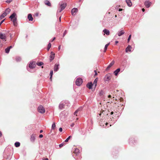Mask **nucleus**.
Wrapping results in <instances>:
<instances>
[{"instance_id": "f257e3e1", "label": "nucleus", "mask_w": 160, "mask_h": 160, "mask_svg": "<svg viewBox=\"0 0 160 160\" xmlns=\"http://www.w3.org/2000/svg\"><path fill=\"white\" fill-rule=\"evenodd\" d=\"M16 14L15 13H13L9 17V18H11L12 21L13 25L15 26H17L18 25L17 18L16 17Z\"/></svg>"}, {"instance_id": "f03ea898", "label": "nucleus", "mask_w": 160, "mask_h": 160, "mask_svg": "<svg viewBox=\"0 0 160 160\" xmlns=\"http://www.w3.org/2000/svg\"><path fill=\"white\" fill-rule=\"evenodd\" d=\"M10 9L9 8H7L4 12L0 16V18L2 19L6 16L10 12Z\"/></svg>"}, {"instance_id": "7ed1b4c3", "label": "nucleus", "mask_w": 160, "mask_h": 160, "mask_svg": "<svg viewBox=\"0 0 160 160\" xmlns=\"http://www.w3.org/2000/svg\"><path fill=\"white\" fill-rule=\"evenodd\" d=\"M82 80L81 78H77L76 81V84L78 86H80L82 83Z\"/></svg>"}, {"instance_id": "20e7f679", "label": "nucleus", "mask_w": 160, "mask_h": 160, "mask_svg": "<svg viewBox=\"0 0 160 160\" xmlns=\"http://www.w3.org/2000/svg\"><path fill=\"white\" fill-rule=\"evenodd\" d=\"M29 67L30 68H34L36 66L35 62L31 61L28 65Z\"/></svg>"}, {"instance_id": "39448f33", "label": "nucleus", "mask_w": 160, "mask_h": 160, "mask_svg": "<svg viewBox=\"0 0 160 160\" xmlns=\"http://www.w3.org/2000/svg\"><path fill=\"white\" fill-rule=\"evenodd\" d=\"M67 6L66 3H63L61 4L60 6V8L61 9L59 11V12H61L62 10H63Z\"/></svg>"}, {"instance_id": "423d86ee", "label": "nucleus", "mask_w": 160, "mask_h": 160, "mask_svg": "<svg viewBox=\"0 0 160 160\" xmlns=\"http://www.w3.org/2000/svg\"><path fill=\"white\" fill-rule=\"evenodd\" d=\"M0 38L4 41H6V36L5 34H2L0 32Z\"/></svg>"}, {"instance_id": "0eeeda50", "label": "nucleus", "mask_w": 160, "mask_h": 160, "mask_svg": "<svg viewBox=\"0 0 160 160\" xmlns=\"http://www.w3.org/2000/svg\"><path fill=\"white\" fill-rule=\"evenodd\" d=\"M78 11V9L77 8H74L71 10L72 14L73 15H75Z\"/></svg>"}, {"instance_id": "6e6552de", "label": "nucleus", "mask_w": 160, "mask_h": 160, "mask_svg": "<svg viewBox=\"0 0 160 160\" xmlns=\"http://www.w3.org/2000/svg\"><path fill=\"white\" fill-rule=\"evenodd\" d=\"M151 3H152L151 2L148 1L145 2L144 3V4L145 5V6L146 7V8H148L150 7Z\"/></svg>"}, {"instance_id": "1a4fd4ad", "label": "nucleus", "mask_w": 160, "mask_h": 160, "mask_svg": "<svg viewBox=\"0 0 160 160\" xmlns=\"http://www.w3.org/2000/svg\"><path fill=\"white\" fill-rule=\"evenodd\" d=\"M111 78V76L110 74H107L105 77V79L106 81H108L110 80Z\"/></svg>"}, {"instance_id": "9d476101", "label": "nucleus", "mask_w": 160, "mask_h": 160, "mask_svg": "<svg viewBox=\"0 0 160 160\" xmlns=\"http://www.w3.org/2000/svg\"><path fill=\"white\" fill-rule=\"evenodd\" d=\"M55 54L52 52H51V55H50V61H52L54 58Z\"/></svg>"}, {"instance_id": "9b49d317", "label": "nucleus", "mask_w": 160, "mask_h": 160, "mask_svg": "<svg viewBox=\"0 0 160 160\" xmlns=\"http://www.w3.org/2000/svg\"><path fill=\"white\" fill-rule=\"evenodd\" d=\"M59 64L58 63H56L55 64L54 68V71L55 72H56L58 71L59 69Z\"/></svg>"}, {"instance_id": "f8f14e48", "label": "nucleus", "mask_w": 160, "mask_h": 160, "mask_svg": "<svg viewBox=\"0 0 160 160\" xmlns=\"http://www.w3.org/2000/svg\"><path fill=\"white\" fill-rule=\"evenodd\" d=\"M126 2L128 6L129 7H130L132 6V4L131 0H126Z\"/></svg>"}, {"instance_id": "ddd939ff", "label": "nucleus", "mask_w": 160, "mask_h": 160, "mask_svg": "<svg viewBox=\"0 0 160 160\" xmlns=\"http://www.w3.org/2000/svg\"><path fill=\"white\" fill-rule=\"evenodd\" d=\"M92 86H93L92 83V82L88 83L87 85V87L89 89H91Z\"/></svg>"}, {"instance_id": "4468645a", "label": "nucleus", "mask_w": 160, "mask_h": 160, "mask_svg": "<svg viewBox=\"0 0 160 160\" xmlns=\"http://www.w3.org/2000/svg\"><path fill=\"white\" fill-rule=\"evenodd\" d=\"M28 18L29 21H32L33 19L31 14H28Z\"/></svg>"}, {"instance_id": "2eb2a0df", "label": "nucleus", "mask_w": 160, "mask_h": 160, "mask_svg": "<svg viewBox=\"0 0 160 160\" xmlns=\"http://www.w3.org/2000/svg\"><path fill=\"white\" fill-rule=\"evenodd\" d=\"M131 48H131V46L130 45H128V47H127V48H126V49H125L126 52H131Z\"/></svg>"}, {"instance_id": "dca6fc26", "label": "nucleus", "mask_w": 160, "mask_h": 160, "mask_svg": "<svg viewBox=\"0 0 160 160\" xmlns=\"http://www.w3.org/2000/svg\"><path fill=\"white\" fill-rule=\"evenodd\" d=\"M12 48V46L8 47L5 49V52L6 53H8L9 52L10 49Z\"/></svg>"}, {"instance_id": "f3484780", "label": "nucleus", "mask_w": 160, "mask_h": 160, "mask_svg": "<svg viewBox=\"0 0 160 160\" xmlns=\"http://www.w3.org/2000/svg\"><path fill=\"white\" fill-rule=\"evenodd\" d=\"M98 78H96L94 80L93 84H92L93 86H94L95 88L96 87L97 83Z\"/></svg>"}, {"instance_id": "a211bd4d", "label": "nucleus", "mask_w": 160, "mask_h": 160, "mask_svg": "<svg viewBox=\"0 0 160 160\" xmlns=\"http://www.w3.org/2000/svg\"><path fill=\"white\" fill-rule=\"evenodd\" d=\"M44 3L45 5L48 6H51V4L50 2L48 0H46L44 1Z\"/></svg>"}, {"instance_id": "6ab92c4d", "label": "nucleus", "mask_w": 160, "mask_h": 160, "mask_svg": "<svg viewBox=\"0 0 160 160\" xmlns=\"http://www.w3.org/2000/svg\"><path fill=\"white\" fill-rule=\"evenodd\" d=\"M103 32L105 33L107 35H108L110 34L109 31L106 29H104L103 30Z\"/></svg>"}, {"instance_id": "aec40b11", "label": "nucleus", "mask_w": 160, "mask_h": 160, "mask_svg": "<svg viewBox=\"0 0 160 160\" xmlns=\"http://www.w3.org/2000/svg\"><path fill=\"white\" fill-rule=\"evenodd\" d=\"M45 112V108L42 106H41V113H43Z\"/></svg>"}, {"instance_id": "412c9836", "label": "nucleus", "mask_w": 160, "mask_h": 160, "mask_svg": "<svg viewBox=\"0 0 160 160\" xmlns=\"http://www.w3.org/2000/svg\"><path fill=\"white\" fill-rule=\"evenodd\" d=\"M124 33V32L123 30H122L119 32L118 33V35L120 36Z\"/></svg>"}, {"instance_id": "4be33fe9", "label": "nucleus", "mask_w": 160, "mask_h": 160, "mask_svg": "<svg viewBox=\"0 0 160 160\" xmlns=\"http://www.w3.org/2000/svg\"><path fill=\"white\" fill-rule=\"evenodd\" d=\"M114 62L113 61H112L111 63L109 64V65L108 66L107 68V69L111 67L114 64Z\"/></svg>"}, {"instance_id": "5701e85b", "label": "nucleus", "mask_w": 160, "mask_h": 160, "mask_svg": "<svg viewBox=\"0 0 160 160\" xmlns=\"http://www.w3.org/2000/svg\"><path fill=\"white\" fill-rule=\"evenodd\" d=\"M120 68H118L114 72V74L116 76H117L118 75V73L120 72Z\"/></svg>"}, {"instance_id": "b1692460", "label": "nucleus", "mask_w": 160, "mask_h": 160, "mask_svg": "<svg viewBox=\"0 0 160 160\" xmlns=\"http://www.w3.org/2000/svg\"><path fill=\"white\" fill-rule=\"evenodd\" d=\"M109 44H110V43H109L105 45V48H104V52H106L107 49V48H108V46L109 45Z\"/></svg>"}, {"instance_id": "393cba45", "label": "nucleus", "mask_w": 160, "mask_h": 160, "mask_svg": "<svg viewBox=\"0 0 160 160\" xmlns=\"http://www.w3.org/2000/svg\"><path fill=\"white\" fill-rule=\"evenodd\" d=\"M15 145L16 147H18L20 145V143L19 142H17L15 143Z\"/></svg>"}, {"instance_id": "a878e982", "label": "nucleus", "mask_w": 160, "mask_h": 160, "mask_svg": "<svg viewBox=\"0 0 160 160\" xmlns=\"http://www.w3.org/2000/svg\"><path fill=\"white\" fill-rule=\"evenodd\" d=\"M73 152L77 155L79 153V150L78 149H75Z\"/></svg>"}, {"instance_id": "bb28decb", "label": "nucleus", "mask_w": 160, "mask_h": 160, "mask_svg": "<svg viewBox=\"0 0 160 160\" xmlns=\"http://www.w3.org/2000/svg\"><path fill=\"white\" fill-rule=\"evenodd\" d=\"M53 71L52 70H51L50 71V79H51V81L52 80V75H53Z\"/></svg>"}, {"instance_id": "cd10ccee", "label": "nucleus", "mask_w": 160, "mask_h": 160, "mask_svg": "<svg viewBox=\"0 0 160 160\" xmlns=\"http://www.w3.org/2000/svg\"><path fill=\"white\" fill-rule=\"evenodd\" d=\"M56 128V125L55 122H53L52 125V129H54Z\"/></svg>"}, {"instance_id": "c85d7f7f", "label": "nucleus", "mask_w": 160, "mask_h": 160, "mask_svg": "<svg viewBox=\"0 0 160 160\" xmlns=\"http://www.w3.org/2000/svg\"><path fill=\"white\" fill-rule=\"evenodd\" d=\"M51 43H49L48 44V47L47 48V50L48 51L49 50L50 48L51 47Z\"/></svg>"}, {"instance_id": "c756f323", "label": "nucleus", "mask_w": 160, "mask_h": 160, "mask_svg": "<svg viewBox=\"0 0 160 160\" xmlns=\"http://www.w3.org/2000/svg\"><path fill=\"white\" fill-rule=\"evenodd\" d=\"M106 111H104V110H102L101 111V112L99 114V115L100 116H101V115L102 114H104V112H105Z\"/></svg>"}, {"instance_id": "7c9ffc66", "label": "nucleus", "mask_w": 160, "mask_h": 160, "mask_svg": "<svg viewBox=\"0 0 160 160\" xmlns=\"http://www.w3.org/2000/svg\"><path fill=\"white\" fill-rule=\"evenodd\" d=\"M16 59L17 61H21V58L20 57H18L16 58Z\"/></svg>"}, {"instance_id": "2f4dec72", "label": "nucleus", "mask_w": 160, "mask_h": 160, "mask_svg": "<svg viewBox=\"0 0 160 160\" xmlns=\"http://www.w3.org/2000/svg\"><path fill=\"white\" fill-rule=\"evenodd\" d=\"M64 105L63 104H60L59 105V107L60 109H62L64 108Z\"/></svg>"}, {"instance_id": "473e14b6", "label": "nucleus", "mask_w": 160, "mask_h": 160, "mask_svg": "<svg viewBox=\"0 0 160 160\" xmlns=\"http://www.w3.org/2000/svg\"><path fill=\"white\" fill-rule=\"evenodd\" d=\"M80 111V109L79 108L77 110L75 111V112H74V115H76V116H77V115L76 114L77 113H78V112L79 111Z\"/></svg>"}, {"instance_id": "72a5a7b5", "label": "nucleus", "mask_w": 160, "mask_h": 160, "mask_svg": "<svg viewBox=\"0 0 160 160\" xmlns=\"http://www.w3.org/2000/svg\"><path fill=\"white\" fill-rule=\"evenodd\" d=\"M71 137V136H69L65 141V142H68V140Z\"/></svg>"}, {"instance_id": "f704fd0d", "label": "nucleus", "mask_w": 160, "mask_h": 160, "mask_svg": "<svg viewBox=\"0 0 160 160\" xmlns=\"http://www.w3.org/2000/svg\"><path fill=\"white\" fill-rule=\"evenodd\" d=\"M34 136L33 135H32L31 136V140H32V141L34 140Z\"/></svg>"}, {"instance_id": "c9c22d12", "label": "nucleus", "mask_w": 160, "mask_h": 160, "mask_svg": "<svg viewBox=\"0 0 160 160\" xmlns=\"http://www.w3.org/2000/svg\"><path fill=\"white\" fill-rule=\"evenodd\" d=\"M131 35H130L129 36V37L128 38V42H129V41L131 39Z\"/></svg>"}, {"instance_id": "e433bc0d", "label": "nucleus", "mask_w": 160, "mask_h": 160, "mask_svg": "<svg viewBox=\"0 0 160 160\" xmlns=\"http://www.w3.org/2000/svg\"><path fill=\"white\" fill-rule=\"evenodd\" d=\"M67 33V30H65L63 33V37H64L65 35Z\"/></svg>"}, {"instance_id": "4c0bfd02", "label": "nucleus", "mask_w": 160, "mask_h": 160, "mask_svg": "<svg viewBox=\"0 0 160 160\" xmlns=\"http://www.w3.org/2000/svg\"><path fill=\"white\" fill-rule=\"evenodd\" d=\"M64 144L63 143H62L61 144H60L59 145V147L60 148L62 147L63 145H64Z\"/></svg>"}, {"instance_id": "58836bf2", "label": "nucleus", "mask_w": 160, "mask_h": 160, "mask_svg": "<svg viewBox=\"0 0 160 160\" xmlns=\"http://www.w3.org/2000/svg\"><path fill=\"white\" fill-rule=\"evenodd\" d=\"M12 1V0H7L6 1V2L7 3H10Z\"/></svg>"}, {"instance_id": "ea45409f", "label": "nucleus", "mask_w": 160, "mask_h": 160, "mask_svg": "<svg viewBox=\"0 0 160 160\" xmlns=\"http://www.w3.org/2000/svg\"><path fill=\"white\" fill-rule=\"evenodd\" d=\"M34 15H35V16L36 17L38 16V15H39V13L36 12V13H35V14H34Z\"/></svg>"}, {"instance_id": "a19ab883", "label": "nucleus", "mask_w": 160, "mask_h": 160, "mask_svg": "<svg viewBox=\"0 0 160 160\" xmlns=\"http://www.w3.org/2000/svg\"><path fill=\"white\" fill-rule=\"evenodd\" d=\"M94 72H95V74L94 75V76H97L98 75V73H97L96 70H94Z\"/></svg>"}, {"instance_id": "79ce46f5", "label": "nucleus", "mask_w": 160, "mask_h": 160, "mask_svg": "<svg viewBox=\"0 0 160 160\" xmlns=\"http://www.w3.org/2000/svg\"><path fill=\"white\" fill-rule=\"evenodd\" d=\"M119 100L120 101V102H122L123 100V99L121 97L119 98Z\"/></svg>"}, {"instance_id": "37998d69", "label": "nucleus", "mask_w": 160, "mask_h": 160, "mask_svg": "<svg viewBox=\"0 0 160 160\" xmlns=\"http://www.w3.org/2000/svg\"><path fill=\"white\" fill-rule=\"evenodd\" d=\"M62 128H59V131L60 132H62Z\"/></svg>"}, {"instance_id": "c03bdc74", "label": "nucleus", "mask_w": 160, "mask_h": 160, "mask_svg": "<svg viewBox=\"0 0 160 160\" xmlns=\"http://www.w3.org/2000/svg\"><path fill=\"white\" fill-rule=\"evenodd\" d=\"M42 160H48V158H42Z\"/></svg>"}, {"instance_id": "a18cd8bd", "label": "nucleus", "mask_w": 160, "mask_h": 160, "mask_svg": "<svg viewBox=\"0 0 160 160\" xmlns=\"http://www.w3.org/2000/svg\"><path fill=\"white\" fill-rule=\"evenodd\" d=\"M4 20H2L0 22V24H1L3 22H4Z\"/></svg>"}, {"instance_id": "49530a36", "label": "nucleus", "mask_w": 160, "mask_h": 160, "mask_svg": "<svg viewBox=\"0 0 160 160\" xmlns=\"http://www.w3.org/2000/svg\"><path fill=\"white\" fill-rule=\"evenodd\" d=\"M55 38L54 37L53 38V39H52V41H51L52 42L55 39Z\"/></svg>"}, {"instance_id": "de8ad7c7", "label": "nucleus", "mask_w": 160, "mask_h": 160, "mask_svg": "<svg viewBox=\"0 0 160 160\" xmlns=\"http://www.w3.org/2000/svg\"><path fill=\"white\" fill-rule=\"evenodd\" d=\"M38 112H40V109H39V107H38Z\"/></svg>"}, {"instance_id": "09e8293b", "label": "nucleus", "mask_w": 160, "mask_h": 160, "mask_svg": "<svg viewBox=\"0 0 160 160\" xmlns=\"http://www.w3.org/2000/svg\"><path fill=\"white\" fill-rule=\"evenodd\" d=\"M37 65H38V66H40V62H38L37 63Z\"/></svg>"}, {"instance_id": "8fccbe9b", "label": "nucleus", "mask_w": 160, "mask_h": 160, "mask_svg": "<svg viewBox=\"0 0 160 160\" xmlns=\"http://www.w3.org/2000/svg\"><path fill=\"white\" fill-rule=\"evenodd\" d=\"M111 97H112V96H111L110 95H109L108 96V98H111Z\"/></svg>"}, {"instance_id": "3c124183", "label": "nucleus", "mask_w": 160, "mask_h": 160, "mask_svg": "<svg viewBox=\"0 0 160 160\" xmlns=\"http://www.w3.org/2000/svg\"><path fill=\"white\" fill-rule=\"evenodd\" d=\"M3 45L2 44H0V48H2V46Z\"/></svg>"}, {"instance_id": "603ef678", "label": "nucleus", "mask_w": 160, "mask_h": 160, "mask_svg": "<svg viewBox=\"0 0 160 160\" xmlns=\"http://www.w3.org/2000/svg\"><path fill=\"white\" fill-rule=\"evenodd\" d=\"M43 63L42 62H41V66L43 65Z\"/></svg>"}, {"instance_id": "864d4df0", "label": "nucleus", "mask_w": 160, "mask_h": 160, "mask_svg": "<svg viewBox=\"0 0 160 160\" xmlns=\"http://www.w3.org/2000/svg\"><path fill=\"white\" fill-rule=\"evenodd\" d=\"M2 135V133L0 131V137H1Z\"/></svg>"}, {"instance_id": "5fc2aeb1", "label": "nucleus", "mask_w": 160, "mask_h": 160, "mask_svg": "<svg viewBox=\"0 0 160 160\" xmlns=\"http://www.w3.org/2000/svg\"><path fill=\"white\" fill-rule=\"evenodd\" d=\"M113 114V112H111L110 113L111 115H112Z\"/></svg>"}, {"instance_id": "6e6d98bb", "label": "nucleus", "mask_w": 160, "mask_h": 160, "mask_svg": "<svg viewBox=\"0 0 160 160\" xmlns=\"http://www.w3.org/2000/svg\"><path fill=\"white\" fill-rule=\"evenodd\" d=\"M142 12H144L145 11V9L144 8H142Z\"/></svg>"}, {"instance_id": "4d7b16f0", "label": "nucleus", "mask_w": 160, "mask_h": 160, "mask_svg": "<svg viewBox=\"0 0 160 160\" xmlns=\"http://www.w3.org/2000/svg\"><path fill=\"white\" fill-rule=\"evenodd\" d=\"M122 9L120 8L119 9V11H122Z\"/></svg>"}, {"instance_id": "13d9d810", "label": "nucleus", "mask_w": 160, "mask_h": 160, "mask_svg": "<svg viewBox=\"0 0 160 160\" xmlns=\"http://www.w3.org/2000/svg\"><path fill=\"white\" fill-rule=\"evenodd\" d=\"M118 43V41H115V43L116 44H117V43Z\"/></svg>"}, {"instance_id": "bf43d9fd", "label": "nucleus", "mask_w": 160, "mask_h": 160, "mask_svg": "<svg viewBox=\"0 0 160 160\" xmlns=\"http://www.w3.org/2000/svg\"><path fill=\"white\" fill-rule=\"evenodd\" d=\"M108 122H106V123H105V125L107 126L108 125Z\"/></svg>"}, {"instance_id": "052dcab7", "label": "nucleus", "mask_w": 160, "mask_h": 160, "mask_svg": "<svg viewBox=\"0 0 160 160\" xmlns=\"http://www.w3.org/2000/svg\"><path fill=\"white\" fill-rule=\"evenodd\" d=\"M43 137V136L42 134H41V138H42Z\"/></svg>"}, {"instance_id": "680f3d73", "label": "nucleus", "mask_w": 160, "mask_h": 160, "mask_svg": "<svg viewBox=\"0 0 160 160\" xmlns=\"http://www.w3.org/2000/svg\"><path fill=\"white\" fill-rule=\"evenodd\" d=\"M60 46H59L58 47V49L59 50H60Z\"/></svg>"}, {"instance_id": "e2e57ef3", "label": "nucleus", "mask_w": 160, "mask_h": 160, "mask_svg": "<svg viewBox=\"0 0 160 160\" xmlns=\"http://www.w3.org/2000/svg\"><path fill=\"white\" fill-rule=\"evenodd\" d=\"M59 21L60 22L61 21V17H60L59 18Z\"/></svg>"}, {"instance_id": "0e129e2a", "label": "nucleus", "mask_w": 160, "mask_h": 160, "mask_svg": "<svg viewBox=\"0 0 160 160\" xmlns=\"http://www.w3.org/2000/svg\"><path fill=\"white\" fill-rule=\"evenodd\" d=\"M42 132H43V131H42V130H41V133H42Z\"/></svg>"}, {"instance_id": "69168bd1", "label": "nucleus", "mask_w": 160, "mask_h": 160, "mask_svg": "<svg viewBox=\"0 0 160 160\" xmlns=\"http://www.w3.org/2000/svg\"><path fill=\"white\" fill-rule=\"evenodd\" d=\"M115 17H117V15H115Z\"/></svg>"}, {"instance_id": "338daca9", "label": "nucleus", "mask_w": 160, "mask_h": 160, "mask_svg": "<svg viewBox=\"0 0 160 160\" xmlns=\"http://www.w3.org/2000/svg\"><path fill=\"white\" fill-rule=\"evenodd\" d=\"M81 0H79V2H80L81 1Z\"/></svg>"}, {"instance_id": "774afa93", "label": "nucleus", "mask_w": 160, "mask_h": 160, "mask_svg": "<svg viewBox=\"0 0 160 160\" xmlns=\"http://www.w3.org/2000/svg\"><path fill=\"white\" fill-rule=\"evenodd\" d=\"M42 68H43V66H42Z\"/></svg>"}]
</instances>
